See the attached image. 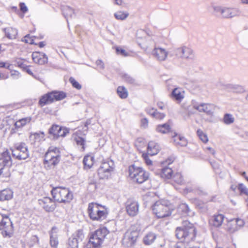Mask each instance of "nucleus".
I'll list each match as a JSON object with an SVG mask.
<instances>
[{"instance_id": "f257e3e1", "label": "nucleus", "mask_w": 248, "mask_h": 248, "mask_svg": "<svg viewBox=\"0 0 248 248\" xmlns=\"http://www.w3.org/2000/svg\"><path fill=\"white\" fill-rule=\"evenodd\" d=\"M175 235L177 239L181 240L176 243L175 248H189L190 242L194 240L196 236V229L189 221H184L182 226L176 228Z\"/></svg>"}, {"instance_id": "f03ea898", "label": "nucleus", "mask_w": 248, "mask_h": 248, "mask_svg": "<svg viewBox=\"0 0 248 248\" xmlns=\"http://www.w3.org/2000/svg\"><path fill=\"white\" fill-rule=\"evenodd\" d=\"M61 153L60 150L56 147L51 146L48 148L45 154L44 166L46 170L54 169L60 163Z\"/></svg>"}, {"instance_id": "7ed1b4c3", "label": "nucleus", "mask_w": 248, "mask_h": 248, "mask_svg": "<svg viewBox=\"0 0 248 248\" xmlns=\"http://www.w3.org/2000/svg\"><path fill=\"white\" fill-rule=\"evenodd\" d=\"M87 213L92 220L98 221L105 219L108 214L105 206L94 202L88 204Z\"/></svg>"}, {"instance_id": "20e7f679", "label": "nucleus", "mask_w": 248, "mask_h": 248, "mask_svg": "<svg viewBox=\"0 0 248 248\" xmlns=\"http://www.w3.org/2000/svg\"><path fill=\"white\" fill-rule=\"evenodd\" d=\"M53 199L58 202H68L72 199L73 195L68 189L65 187H56L51 190Z\"/></svg>"}, {"instance_id": "39448f33", "label": "nucleus", "mask_w": 248, "mask_h": 248, "mask_svg": "<svg viewBox=\"0 0 248 248\" xmlns=\"http://www.w3.org/2000/svg\"><path fill=\"white\" fill-rule=\"evenodd\" d=\"M109 232L105 227L96 230L90 236L88 245L93 248H100L106 236Z\"/></svg>"}, {"instance_id": "423d86ee", "label": "nucleus", "mask_w": 248, "mask_h": 248, "mask_svg": "<svg viewBox=\"0 0 248 248\" xmlns=\"http://www.w3.org/2000/svg\"><path fill=\"white\" fill-rule=\"evenodd\" d=\"M129 174L131 179L138 184H142L149 178V174L141 167L133 165L129 167Z\"/></svg>"}, {"instance_id": "0eeeda50", "label": "nucleus", "mask_w": 248, "mask_h": 248, "mask_svg": "<svg viewBox=\"0 0 248 248\" xmlns=\"http://www.w3.org/2000/svg\"><path fill=\"white\" fill-rule=\"evenodd\" d=\"M66 96V93L62 91H52L43 95L39 101V104L43 107L46 104H49L55 101L63 99Z\"/></svg>"}, {"instance_id": "6e6552de", "label": "nucleus", "mask_w": 248, "mask_h": 248, "mask_svg": "<svg viewBox=\"0 0 248 248\" xmlns=\"http://www.w3.org/2000/svg\"><path fill=\"white\" fill-rule=\"evenodd\" d=\"M12 164L11 157L9 151L0 153V175L3 177L10 176V168Z\"/></svg>"}, {"instance_id": "1a4fd4ad", "label": "nucleus", "mask_w": 248, "mask_h": 248, "mask_svg": "<svg viewBox=\"0 0 248 248\" xmlns=\"http://www.w3.org/2000/svg\"><path fill=\"white\" fill-rule=\"evenodd\" d=\"M152 211L158 218L168 217L171 214L170 207L166 201H159L152 206Z\"/></svg>"}, {"instance_id": "9d476101", "label": "nucleus", "mask_w": 248, "mask_h": 248, "mask_svg": "<svg viewBox=\"0 0 248 248\" xmlns=\"http://www.w3.org/2000/svg\"><path fill=\"white\" fill-rule=\"evenodd\" d=\"M13 157L18 160H25L30 156L28 146L24 142L17 143L12 149Z\"/></svg>"}, {"instance_id": "9b49d317", "label": "nucleus", "mask_w": 248, "mask_h": 248, "mask_svg": "<svg viewBox=\"0 0 248 248\" xmlns=\"http://www.w3.org/2000/svg\"><path fill=\"white\" fill-rule=\"evenodd\" d=\"M114 167V163L112 160L103 162L98 169V174L101 179H108L111 175Z\"/></svg>"}, {"instance_id": "f8f14e48", "label": "nucleus", "mask_w": 248, "mask_h": 248, "mask_svg": "<svg viewBox=\"0 0 248 248\" xmlns=\"http://www.w3.org/2000/svg\"><path fill=\"white\" fill-rule=\"evenodd\" d=\"M192 108L200 112H204L207 115L213 116L215 110V106L213 104L197 103L195 101H192Z\"/></svg>"}, {"instance_id": "ddd939ff", "label": "nucleus", "mask_w": 248, "mask_h": 248, "mask_svg": "<svg viewBox=\"0 0 248 248\" xmlns=\"http://www.w3.org/2000/svg\"><path fill=\"white\" fill-rule=\"evenodd\" d=\"M173 55L177 58L186 60H192L194 58L193 50L186 46H182L175 48Z\"/></svg>"}, {"instance_id": "4468645a", "label": "nucleus", "mask_w": 248, "mask_h": 248, "mask_svg": "<svg viewBox=\"0 0 248 248\" xmlns=\"http://www.w3.org/2000/svg\"><path fill=\"white\" fill-rule=\"evenodd\" d=\"M0 231L3 236L11 237L14 232L13 226L10 218L5 217L0 222Z\"/></svg>"}, {"instance_id": "2eb2a0df", "label": "nucleus", "mask_w": 248, "mask_h": 248, "mask_svg": "<svg viewBox=\"0 0 248 248\" xmlns=\"http://www.w3.org/2000/svg\"><path fill=\"white\" fill-rule=\"evenodd\" d=\"M139 235V232L136 230L131 228L127 230L124 237L122 239V243L127 247H130L134 245Z\"/></svg>"}, {"instance_id": "dca6fc26", "label": "nucleus", "mask_w": 248, "mask_h": 248, "mask_svg": "<svg viewBox=\"0 0 248 248\" xmlns=\"http://www.w3.org/2000/svg\"><path fill=\"white\" fill-rule=\"evenodd\" d=\"M126 211L128 215L135 217L139 212V203L133 199H129L125 203Z\"/></svg>"}, {"instance_id": "f3484780", "label": "nucleus", "mask_w": 248, "mask_h": 248, "mask_svg": "<svg viewBox=\"0 0 248 248\" xmlns=\"http://www.w3.org/2000/svg\"><path fill=\"white\" fill-rule=\"evenodd\" d=\"M38 203L47 212H53L56 207L55 202L47 197L38 200Z\"/></svg>"}, {"instance_id": "a211bd4d", "label": "nucleus", "mask_w": 248, "mask_h": 248, "mask_svg": "<svg viewBox=\"0 0 248 248\" xmlns=\"http://www.w3.org/2000/svg\"><path fill=\"white\" fill-rule=\"evenodd\" d=\"M241 15V11L237 8L224 7L223 8L221 18L224 19H231Z\"/></svg>"}, {"instance_id": "6ab92c4d", "label": "nucleus", "mask_w": 248, "mask_h": 248, "mask_svg": "<svg viewBox=\"0 0 248 248\" xmlns=\"http://www.w3.org/2000/svg\"><path fill=\"white\" fill-rule=\"evenodd\" d=\"M152 54L156 60L162 62L166 60L168 53L165 49L158 47H155Z\"/></svg>"}, {"instance_id": "aec40b11", "label": "nucleus", "mask_w": 248, "mask_h": 248, "mask_svg": "<svg viewBox=\"0 0 248 248\" xmlns=\"http://www.w3.org/2000/svg\"><path fill=\"white\" fill-rule=\"evenodd\" d=\"M32 59L34 62L39 64H44L47 62L46 55L40 52H33L32 54Z\"/></svg>"}, {"instance_id": "412c9836", "label": "nucleus", "mask_w": 248, "mask_h": 248, "mask_svg": "<svg viewBox=\"0 0 248 248\" xmlns=\"http://www.w3.org/2000/svg\"><path fill=\"white\" fill-rule=\"evenodd\" d=\"M58 230L55 226L53 227L49 232L50 244L53 248H56L58 245Z\"/></svg>"}, {"instance_id": "4be33fe9", "label": "nucleus", "mask_w": 248, "mask_h": 248, "mask_svg": "<svg viewBox=\"0 0 248 248\" xmlns=\"http://www.w3.org/2000/svg\"><path fill=\"white\" fill-rule=\"evenodd\" d=\"M160 150L159 145L155 141H151L147 146V154L150 155H154L158 153Z\"/></svg>"}, {"instance_id": "5701e85b", "label": "nucleus", "mask_w": 248, "mask_h": 248, "mask_svg": "<svg viewBox=\"0 0 248 248\" xmlns=\"http://www.w3.org/2000/svg\"><path fill=\"white\" fill-rule=\"evenodd\" d=\"M184 92L180 88H175L171 93L170 97L173 100L181 102L184 98Z\"/></svg>"}, {"instance_id": "b1692460", "label": "nucleus", "mask_w": 248, "mask_h": 248, "mask_svg": "<svg viewBox=\"0 0 248 248\" xmlns=\"http://www.w3.org/2000/svg\"><path fill=\"white\" fill-rule=\"evenodd\" d=\"M185 192L186 194L192 193L197 195H202L206 194L205 190L202 189V188L201 187L196 186H192L186 188Z\"/></svg>"}, {"instance_id": "393cba45", "label": "nucleus", "mask_w": 248, "mask_h": 248, "mask_svg": "<svg viewBox=\"0 0 248 248\" xmlns=\"http://www.w3.org/2000/svg\"><path fill=\"white\" fill-rule=\"evenodd\" d=\"M156 238V234L153 232H149L145 235L142 239L143 243L147 246L152 244Z\"/></svg>"}, {"instance_id": "a878e982", "label": "nucleus", "mask_w": 248, "mask_h": 248, "mask_svg": "<svg viewBox=\"0 0 248 248\" xmlns=\"http://www.w3.org/2000/svg\"><path fill=\"white\" fill-rule=\"evenodd\" d=\"M13 192L10 189H6L0 192V201H4L12 199Z\"/></svg>"}, {"instance_id": "bb28decb", "label": "nucleus", "mask_w": 248, "mask_h": 248, "mask_svg": "<svg viewBox=\"0 0 248 248\" xmlns=\"http://www.w3.org/2000/svg\"><path fill=\"white\" fill-rule=\"evenodd\" d=\"M4 31L6 37L10 39H15L17 34V31L16 28H5L4 29Z\"/></svg>"}, {"instance_id": "cd10ccee", "label": "nucleus", "mask_w": 248, "mask_h": 248, "mask_svg": "<svg viewBox=\"0 0 248 248\" xmlns=\"http://www.w3.org/2000/svg\"><path fill=\"white\" fill-rule=\"evenodd\" d=\"M226 230L230 233H232L237 231L239 230V229L238 228L237 226H236L234 220L232 219L230 221H228Z\"/></svg>"}, {"instance_id": "c85d7f7f", "label": "nucleus", "mask_w": 248, "mask_h": 248, "mask_svg": "<svg viewBox=\"0 0 248 248\" xmlns=\"http://www.w3.org/2000/svg\"><path fill=\"white\" fill-rule=\"evenodd\" d=\"M224 217L221 214L214 216L211 220V224L216 227H219L222 224Z\"/></svg>"}, {"instance_id": "c756f323", "label": "nucleus", "mask_w": 248, "mask_h": 248, "mask_svg": "<svg viewBox=\"0 0 248 248\" xmlns=\"http://www.w3.org/2000/svg\"><path fill=\"white\" fill-rule=\"evenodd\" d=\"M62 12L68 22V19L71 18L74 15V11L69 6H64L62 9Z\"/></svg>"}, {"instance_id": "7c9ffc66", "label": "nucleus", "mask_w": 248, "mask_h": 248, "mask_svg": "<svg viewBox=\"0 0 248 248\" xmlns=\"http://www.w3.org/2000/svg\"><path fill=\"white\" fill-rule=\"evenodd\" d=\"M173 141L176 145H179L181 146H185L187 144L186 139L180 135H175L174 136Z\"/></svg>"}, {"instance_id": "2f4dec72", "label": "nucleus", "mask_w": 248, "mask_h": 248, "mask_svg": "<svg viewBox=\"0 0 248 248\" xmlns=\"http://www.w3.org/2000/svg\"><path fill=\"white\" fill-rule=\"evenodd\" d=\"M31 118L30 117L21 118V119L18 120L17 121H16L15 123V127L16 128L22 127L24 125H25L27 124L30 123L31 121Z\"/></svg>"}, {"instance_id": "473e14b6", "label": "nucleus", "mask_w": 248, "mask_h": 248, "mask_svg": "<svg viewBox=\"0 0 248 248\" xmlns=\"http://www.w3.org/2000/svg\"><path fill=\"white\" fill-rule=\"evenodd\" d=\"M223 7L218 5H213L210 7V10L212 14L217 16L221 17Z\"/></svg>"}, {"instance_id": "72a5a7b5", "label": "nucleus", "mask_w": 248, "mask_h": 248, "mask_svg": "<svg viewBox=\"0 0 248 248\" xmlns=\"http://www.w3.org/2000/svg\"><path fill=\"white\" fill-rule=\"evenodd\" d=\"M170 125L167 123L158 125L156 127V131L162 134H166L170 131Z\"/></svg>"}, {"instance_id": "f704fd0d", "label": "nucleus", "mask_w": 248, "mask_h": 248, "mask_svg": "<svg viewBox=\"0 0 248 248\" xmlns=\"http://www.w3.org/2000/svg\"><path fill=\"white\" fill-rule=\"evenodd\" d=\"M172 173V170L169 167H165L162 169L160 175L162 178L170 179Z\"/></svg>"}, {"instance_id": "c9c22d12", "label": "nucleus", "mask_w": 248, "mask_h": 248, "mask_svg": "<svg viewBox=\"0 0 248 248\" xmlns=\"http://www.w3.org/2000/svg\"><path fill=\"white\" fill-rule=\"evenodd\" d=\"M117 93L122 99H125L128 95V93L124 87L118 86L117 89Z\"/></svg>"}, {"instance_id": "e433bc0d", "label": "nucleus", "mask_w": 248, "mask_h": 248, "mask_svg": "<svg viewBox=\"0 0 248 248\" xmlns=\"http://www.w3.org/2000/svg\"><path fill=\"white\" fill-rule=\"evenodd\" d=\"M172 180L177 185H182L185 184L184 178L182 176L181 173L179 172L176 173L172 177Z\"/></svg>"}, {"instance_id": "4c0bfd02", "label": "nucleus", "mask_w": 248, "mask_h": 248, "mask_svg": "<svg viewBox=\"0 0 248 248\" xmlns=\"http://www.w3.org/2000/svg\"><path fill=\"white\" fill-rule=\"evenodd\" d=\"M128 16V13L126 12L121 11H117L114 14V16L118 20H123L125 19Z\"/></svg>"}, {"instance_id": "58836bf2", "label": "nucleus", "mask_w": 248, "mask_h": 248, "mask_svg": "<svg viewBox=\"0 0 248 248\" xmlns=\"http://www.w3.org/2000/svg\"><path fill=\"white\" fill-rule=\"evenodd\" d=\"M80 241L75 238L70 237L68 241L67 248H78V245Z\"/></svg>"}, {"instance_id": "ea45409f", "label": "nucleus", "mask_w": 248, "mask_h": 248, "mask_svg": "<svg viewBox=\"0 0 248 248\" xmlns=\"http://www.w3.org/2000/svg\"><path fill=\"white\" fill-rule=\"evenodd\" d=\"M223 122L226 124H230L234 122V118L231 114L226 113L223 117Z\"/></svg>"}, {"instance_id": "a19ab883", "label": "nucleus", "mask_w": 248, "mask_h": 248, "mask_svg": "<svg viewBox=\"0 0 248 248\" xmlns=\"http://www.w3.org/2000/svg\"><path fill=\"white\" fill-rule=\"evenodd\" d=\"M178 210L179 212H182V215L185 216L187 215L190 212L189 208L188 207L186 203H181L179 205Z\"/></svg>"}, {"instance_id": "79ce46f5", "label": "nucleus", "mask_w": 248, "mask_h": 248, "mask_svg": "<svg viewBox=\"0 0 248 248\" xmlns=\"http://www.w3.org/2000/svg\"><path fill=\"white\" fill-rule=\"evenodd\" d=\"M60 129H61V126L55 124L52 125L49 130H48V133L52 135L53 139H55L58 132L60 130Z\"/></svg>"}, {"instance_id": "37998d69", "label": "nucleus", "mask_w": 248, "mask_h": 248, "mask_svg": "<svg viewBox=\"0 0 248 248\" xmlns=\"http://www.w3.org/2000/svg\"><path fill=\"white\" fill-rule=\"evenodd\" d=\"M71 238H75L76 239L82 241L84 238V234L81 230H78L75 233L73 234Z\"/></svg>"}, {"instance_id": "c03bdc74", "label": "nucleus", "mask_w": 248, "mask_h": 248, "mask_svg": "<svg viewBox=\"0 0 248 248\" xmlns=\"http://www.w3.org/2000/svg\"><path fill=\"white\" fill-rule=\"evenodd\" d=\"M74 140H75L77 145H80L81 146V148L83 150L85 149V140L84 139L78 136H76L74 137Z\"/></svg>"}, {"instance_id": "a18cd8bd", "label": "nucleus", "mask_w": 248, "mask_h": 248, "mask_svg": "<svg viewBox=\"0 0 248 248\" xmlns=\"http://www.w3.org/2000/svg\"><path fill=\"white\" fill-rule=\"evenodd\" d=\"M68 133V130L64 127H61V129L58 131L57 135L56 136L55 139H57L60 137H65L66 134Z\"/></svg>"}, {"instance_id": "49530a36", "label": "nucleus", "mask_w": 248, "mask_h": 248, "mask_svg": "<svg viewBox=\"0 0 248 248\" xmlns=\"http://www.w3.org/2000/svg\"><path fill=\"white\" fill-rule=\"evenodd\" d=\"M197 134L199 137L202 141L206 143L208 141V138L206 135L202 132V130L199 129L197 131Z\"/></svg>"}, {"instance_id": "de8ad7c7", "label": "nucleus", "mask_w": 248, "mask_h": 248, "mask_svg": "<svg viewBox=\"0 0 248 248\" xmlns=\"http://www.w3.org/2000/svg\"><path fill=\"white\" fill-rule=\"evenodd\" d=\"M92 157L90 156H85L83 158V163L84 164L85 167L88 168H91L92 166L93 163L92 161Z\"/></svg>"}, {"instance_id": "09e8293b", "label": "nucleus", "mask_w": 248, "mask_h": 248, "mask_svg": "<svg viewBox=\"0 0 248 248\" xmlns=\"http://www.w3.org/2000/svg\"><path fill=\"white\" fill-rule=\"evenodd\" d=\"M69 81L71 83L73 87L76 88L77 90H80L81 89V86L78 81L75 80L73 78H70Z\"/></svg>"}, {"instance_id": "8fccbe9b", "label": "nucleus", "mask_w": 248, "mask_h": 248, "mask_svg": "<svg viewBox=\"0 0 248 248\" xmlns=\"http://www.w3.org/2000/svg\"><path fill=\"white\" fill-rule=\"evenodd\" d=\"M22 41L30 44H34L32 37H31L30 34H27L23 37L22 39Z\"/></svg>"}, {"instance_id": "3c124183", "label": "nucleus", "mask_w": 248, "mask_h": 248, "mask_svg": "<svg viewBox=\"0 0 248 248\" xmlns=\"http://www.w3.org/2000/svg\"><path fill=\"white\" fill-rule=\"evenodd\" d=\"M232 220H234L236 226H237V227H238V228L239 229V230L240 229H241L242 228H243L245 225V221L241 218H236L233 219Z\"/></svg>"}, {"instance_id": "603ef678", "label": "nucleus", "mask_w": 248, "mask_h": 248, "mask_svg": "<svg viewBox=\"0 0 248 248\" xmlns=\"http://www.w3.org/2000/svg\"><path fill=\"white\" fill-rule=\"evenodd\" d=\"M165 114L159 112L158 111H157L156 109H155V113H152V117L155 118L158 120H162V119L165 118Z\"/></svg>"}, {"instance_id": "864d4df0", "label": "nucleus", "mask_w": 248, "mask_h": 248, "mask_svg": "<svg viewBox=\"0 0 248 248\" xmlns=\"http://www.w3.org/2000/svg\"><path fill=\"white\" fill-rule=\"evenodd\" d=\"M149 154H147L146 153H142V157L143 158L146 165L148 166H151L152 165V161L149 158Z\"/></svg>"}, {"instance_id": "5fc2aeb1", "label": "nucleus", "mask_w": 248, "mask_h": 248, "mask_svg": "<svg viewBox=\"0 0 248 248\" xmlns=\"http://www.w3.org/2000/svg\"><path fill=\"white\" fill-rule=\"evenodd\" d=\"M20 66L21 68H23V69L24 70V71H25L28 74H30L32 77H34L33 75V73L30 68V66L26 65L24 64H21L20 65Z\"/></svg>"}, {"instance_id": "6e6d98bb", "label": "nucleus", "mask_w": 248, "mask_h": 248, "mask_svg": "<svg viewBox=\"0 0 248 248\" xmlns=\"http://www.w3.org/2000/svg\"><path fill=\"white\" fill-rule=\"evenodd\" d=\"M123 78L126 82L130 83H133L135 82V79L127 74L123 75Z\"/></svg>"}, {"instance_id": "4d7b16f0", "label": "nucleus", "mask_w": 248, "mask_h": 248, "mask_svg": "<svg viewBox=\"0 0 248 248\" xmlns=\"http://www.w3.org/2000/svg\"><path fill=\"white\" fill-rule=\"evenodd\" d=\"M238 188L241 193H244L248 196V190L243 184H239Z\"/></svg>"}, {"instance_id": "13d9d810", "label": "nucleus", "mask_w": 248, "mask_h": 248, "mask_svg": "<svg viewBox=\"0 0 248 248\" xmlns=\"http://www.w3.org/2000/svg\"><path fill=\"white\" fill-rule=\"evenodd\" d=\"M116 51L117 54H121L123 56H127L128 55L125 50L119 47H116Z\"/></svg>"}, {"instance_id": "bf43d9fd", "label": "nucleus", "mask_w": 248, "mask_h": 248, "mask_svg": "<svg viewBox=\"0 0 248 248\" xmlns=\"http://www.w3.org/2000/svg\"><path fill=\"white\" fill-rule=\"evenodd\" d=\"M20 10L23 14H25L27 12L28 9V8L24 2H20L19 4Z\"/></svg>"}, {"instance_id": "052dcab7", "label": "nucleus", "mask_w": 248, "mask_h": 248, "mask_svg": "<svg viewBox=\"0 0 248 248\" xmlns=\"http://www.w3.org/2000/svg\"><path fill=\"white\" fill-rule=\"evenodd\" d=\"M149 122L146 118H144L142 119L141 120V125L142 127L146 128L148 126V123Z\"/></svg>"}, {"instance_id": "680f3d73", "label": "nucleus", "mask_w": 248, "mask_h": 248, "mask_svg": "<svg viewBox=\"0 0 248 248\" xmlns=\"http://www.w3.org/2000/svg\"><path fill=\"white\" fill-rule=\"evenodd\" d=\"M96 64L101 69H103L105 68L104 64L103 63L102 61L101 60H97L96 61Z\"/></svg>"}, {"instance_id": "e2e57ef3", "label": "nucleus", "mask_w": 248, "mask_h": 248, "mask_svg": "<svg viewBox=\"0 0 248 248\" xmlns=\"http://www.w3.org/2000/svg\"><path fill=\"white\" fill-rule=\"evenodd\" d=\"M11 77H13L15 78H20V73L17 71H14L13 72H12L11 73Z\"/></svg>"}, {"instance_id": "0e129e2a", "label": "nucleus", "mask_w": 248, "mask_h": 248, "mask_svg": "<svg viewBox=\"0 0 248 248\" xmlns=\"http://www.w3.org/2000/svg\"><path fill=\"white\" fill-rule=\"evenodd\" d=\"M155 109L153 108H146V112L152 117V114H155Z\"/></svg>"}, {"instance_id": "69168bd1", "label": "nucleus", "mask_w": 248, "mask_h": 248, "mask_svg": "<svg viewBox=\"0 0 248 248\" xmlns=\"http://www.w3.org/2000/svg\"><path fill=\"white\" fill-rule=\"evenodd\" d=\"M33 136H34V138L37 139L39 138L40 137L41 138H43L44 137V133L43 132H41L40 133H35L33 134Z\"/></svg>"}, {"instance_id": "338daca9", "label": "nucleus", "mask_w": 248, "mask_h": 248, "mask_svg": "<svg viewBox=\"0 0 248 248\" xmlns=\"http://www.w3.org/2000/svg\"><path fill=\"white\" fill-rule=\"evenodd\" d=\"M31 239L33 242V243L34 244L38 243V242H39V239H38V237L35 235H32L31 237Z\"/></svg>"}, {"instance_id": "774afa93", "label": "nucleus", "mask_w": 248, "mask_h": 248, "mask_svg": "<svg viewBox=\"0 0 248 248\" xmlns=\"http://www.w3.org/2000/svg\"><path fill=\"white\" fill-rule=\"evenodd\" d=\"M206 150H207L208 151H209L210 153L213 155H215V154L216 153L215 150L211 147H207L206 148Z\"/></svg>"}]
</instances>
